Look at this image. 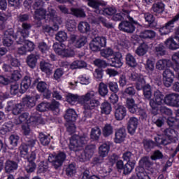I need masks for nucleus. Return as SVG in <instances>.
<instances>
[{
  "label": "nucleus",
  "instance_id": "nucleus-54",
  "mask_svg": "<svg viewBox=\"0 0 179 179\" xmlns=\"http://www.w3.org/2000/svg\"><path fill=\"white\" fill-rule=\"evenodd\" d=\"M93 40L95 41V42L100 46L101 48V47H106L107 44V39L103 36L95 37Z\"/></svg>",
  "mask_w": 179,
  "mask_h": 179
},
{
  "label": "nucleus",
  "instance_id": "nucleus-51",
  "mask_svg": "<svg viewBox=\"0 0 179 179\" xmlns=\"http://www.w3.org/2000/svg\"><path fill=\"white\" fill-rule=\"evenodd\" d=\"M150 159L151 160H162V159H164V155L160 150H157L153 152Z\"/></svg>",
  "mask_w": 179,
  "mask_h": 179
},
{
  "label": "nucleus",
  "instance_id": "nucleus-59",
  "mask_svg": "<svg viewBox=\"0 0 179 179\" xmlns=\"http://www.w3.org/2000/svg\"><path fill=\"white\" fill-rule=\"evenodd\" d=\"M74 122H68L65 123V127L67 129V132L69 134H73L76 131V127L75 126Z\"/></svg>",
  "mask_w": 179,
  "mask_h": 179
},
{
  "label": "nucleus",
  "instance_id": "nucleus-29",
  "mask_svg": "<svg viewBox=\"0 0 179 179\" xmlns=\"http://www.w3.org/2000/svg\"><path fill=\"white\" fill-rule=\"evenodd\" d=\"M148 50H149V46L148 44L143 43H141L135 50V54H136L138 57H143L148 52Z\"/></svg>",
  "mask_w": 179,
  "mask_h": 179
},
{
  "label": "nucleus",
  "instance_id": "nucleus-45",
  "mask_svg": "<svg viewBox=\"0 0 179 179\" xmlns=\"http://www.w3.org/2000/svg\"><path fill=\"white\" fill-rule=\"evenodd\" d=\"M96 150V145L90 144L85 147L84 152L87 154L90 159H92L93 155H94V151Z\"/></svg>",
  "mask_w": 179,
  "mask_h": 179
},
{
  "label": "nucleus",
  "instance_id": "nucleus-55",
  "mask_svg": "<svg viewBox=\"0 0 179 179\" xmlns=\"http://www.w3.org/2000/svg\"><path fill=\"white\" fill-rule=\"evenodd\" d=\"M103 15H107L108 16H113L117 13V9L115 7H107L102 10Z\"/></svg>",
  "mask_w": 179,
  "mask_h": 179
},
{
  "label": "nucleus",
  "instance_id": "nucleus-49",
  "mask_svg": "<svg viewBox=\"0 0 179 179\" xmlns=\"http://www.w3.org/2000/svg\"><path fill=\"white\" fill-rule=\"evenodd\" d=\"M139 167H143L144 169V167L145 168H149L151 166H153V163H152V162H150V160L149 159V157H143L140 162H139Z\"/></svg>",
  "mask_w": 179,
  "mask_h": 179
},
{
  "label": "nucleus",
  "instance_id": "nucleus-26",
  "mask_svg": "<svg viewBox=\"0 0 179 179\" xmlns=\"http://www.w3.org/2000/svg\"><path fill=\"white\" fill-rule=\"evenodd\" d=\"M114 134V127L111 124H106L102 128V135L103 138H108L110 135Z\"/></svg>",
  "mask_w": 179,
  "mask_h": 179
},
{
  "label": "nucleus",
  "instance_id": "nucleus-33",
  "mask_svg": "<svg viewBox=\"0 0 179 179\" xmlns=\"http://www.w3.org/2000/svg\"><path fill=\"white\" fill-rule=\"evenodd\" d=\"M136 173L138 179H150V177L146 171H145V168L142 166H138L136 169Z\"/></svg>",
  "mask_w": 179,
  "mask_h": 179
},
{
  "label": "nucleus",
  "instance_id": "nucleus-34",
  "mask_svg": "<svg viewBox=\"0 0 179 179\" xmlns=\"http://www.w3.org/2000/svg\"><path fill=\"white\" fill-rule=\"evenodd\" d=\"M101 135V129L99 126L95 127L91 129L90 138L92 141H99Z\"/></svg>",
  "mask_w": 179,
  "mask_h": 179
},
{
  "label": "nucleus",
  "instance_id": "nucleus-16",
  "mask_svg": "<svg viewBox=\"0 0 179 179\" xmlns=\"http://www.w3.org/2000/svg\"><path fill=\"white\" fill-rule=\"evenodd\" d=\"M164 44L169 50L175 51L179 48V37L175 36L169 37L167 40L165 41Z\"/></svg>",
  "mask_w": 179,
  "mask_h": 179
},
{
  "label": "nucleus",
  "instance_id": "nucleus-14",
  "mask_svg": "<svg viewBox=\"0 0 179 179\" xmlns=\"http://www.w3.org/2000/svg\"><path fill=\"white\" fill-rule=\"evenodd\" d=\"M139 120L135 117H131L127 122V131L130 135H134L138 128Z\"/></svg>",
  "mask_w": 179,
  "mask_h": 179
},
{
  "label": "nucleus",
  "instance_id": "nucleus-28",
  "mask_svg": "<svg viewBox=\"0 0 179 179\" xmlns=\"http://www.w3.org/2000/svg\"><path fill=\"white\" fill-rule=\"evenodd\" d=\"M29 113L24 112L19 115L17 119H15L14 123L15 125H20V124H26L29 121Z\"/></svg>",
  "mask_w": 179,
  "mask_h": 179
},
{
  "label": "nucleus",
  "instance_id": "nucleus-40",
  "mask_svg": "<svg viewBox=\"0 0 179 179\" xmlns=\"http://www.w3.org/2000/svg\"><path fill=\"white\" fill-rule=\"evenodd\" d=\"M143 145L147 152H150L156 146V143L152 140L145 139L143 141Z\"/></svg>",
  "mask_w": 179,
  "mask_h": 179
},
{
  "label": "nucleus",
  "instance_id": "nucleus-4",
  "mask_svg": "<svg viewBox=\"0 0 179 179\" xmlns=\"http://www.w3.org/2000/svg\"><path fill=\"white\" fill-rule=\"evenodd\" d=\"M31 29V24L27 22H23L22 24V29L16 32V42L17 44H23L24 38L29 37V31Z\"/></svg>",
  "mask_w": 179,
  "mask_h": 179
},
{
  "label": "nucleus",
  "instance_id": "nucleus-61",
  "mask_svg": "<svg viewBox=\"0 0 179 179\" xmlns=\"http://www.w3.org/2000/svg\"><path fill=\"white\" fill-rule=\"evenodd\" d=\"M94 64L98 68H106L108 65L106 61L101 59H96L94 61Z\"/></svg>",
  "mask_w": 179,
  "mask_h": 179
},
{
  "label": "nucleus",
  "instance_id": "nucleus-47",
  "mask_svg": "<svg viewBox=\"0 0 179 179\" xmlns=\"http://www.w3.org/2000/svg\"><path fill=\"white\" fill-rule=\"evenodd\" d=\"M126 63L127 65H129V66H131V68H134L137 65L136 59L130 53H128L126 55Z\"/></svg>",
  "mask_w": 179,
  "mask_h": 179
},
{
  "label": "nucleus",
  "instance_id": "nucleus-20",
  "mask_svg": "<svg viewBox=\"0 0 179 179\" xmlns=\"http://www.w3.org/2000/svg\"><path fill=\"white\" fill-rule=\"evenodd\" d=\"M34 19H35V20H43V19H44L47 22V20H48L47 10L44 8L36 9L34 12Z\"/></svg>",
  "mask_w": 179,
  "mask_h": 179
},
{
  "label": "nucleus",
  "instance_id": "nucleus-35",
  "mask_svg": "<svg viewBox=\"0 0 179 179\" xmlns=\"http://www.w3.org/2000/svg\"><path fill=\"white\" fill-rule=\"evenodd\" d=\"M40 68L42 72H45V73H52V64L45 61L41 62Z\"/></svg>",
  "mask_w": 179,
  "mask_h": 179
},
{
  "label": "nucleus",
  "instance_id": "nucleus-30",
  "mask_svg": "<svg viewBox=\"0 0 179 179\" xmlns=\"http://www.w3.org/2000/svg\"><path fill=\"white\" fill-rule=\"evenodd\" d=\"M78 31L83 34H87L90 31V24L87 22H80L78 26Z\"/></svg>",
  "mask_w": 179,
  "mask_h": 179
},
{
  "label": "nucleus",
  "instance_id": "nucleus-2",
  "mask_svg": "<svg viewBox=\"0 0 179 179\" xmlns=\"http://www.w3.org/2000/svg\"><path fill=\"white\" fill-rule=\"evenodd\" d=\"M89 141V137L86 135L82 136L73 135L70 138L69 149L73 152H78L82 149L83 145H86Z\"/></svg>",
  "mask_w": 179,
  "mask_h": 179
},
{
  "label": "nucleus",
  "instance_id": "nucleus-43",
  "mask_svg": "<svg viewBox=\"0 0 179 179\" xmlns=\"http://www.w3.org/2000/svg\"><path fill=\"white\" fill-rule=\"evenodd\" d=\"M135 169V162H127L123 167V174L128 176Z\"/></svg>",
  "mask_w": 179,
  "mask_h": 179
},
{
  "label": "nucleus",
  "instance_id": "nucleus-22",
  "mask_svg": "<svg viewBox=\"0 0 179 179\" xmlns=\"http://www.w3.org/2000/svg\"><path fill=\"white\" fill-rule=\"evenodd\" d=\"M111 143L107 141L101 145L99 148V155L101 157H106L107 155H108V152H110V146Z\"/></svg>",
  "mask_w": 179,
  "mask_h": 179
},
{
  "label": "nucleus",
  "instance_id": "nucleus-50",
  "mask_svg": "<svg viewBox=\"0 0 179 179\" xmlns=\"http://www.w3.org/2000/svg\"><path fill=\"white\" fill-rule=\"evenodd\" d=\"M59 102L55 100H52L51 103H48V109L50 111H59Z\"/></svg>",
  "mask_w": 179,
  "mask_h": 179
},
{
  "label": "nucleus",
  "instance_id": "nucleus-6",
  "mask_svg": "<svg viewBox=\"0 0 179 179\" xmlns=\"http://www.w3.org/2000/svg\"><path fill=\"white\" fill-rule=\"evenodd\" d=\"M129 79L132 82H136V90H142V89L147 85L143 76L138 73H131L130 76H129Z\"/></svg>",
  "mask_w": 179,
  "mask_h": 179
},
{
  "label": "nucleus",
  "instance_id": "nucleus-41",
  "mask_svg": "<svg viewBox=\"0 0 179 179\" xmlns=\"http://www.w3.org/2000/svg\"><path fill=\"white\" fill-rule=\"evenodd\" d=\"M39 141L43 146H48L51 139L48 135H45L44 133H39Z\"/></svg>",
  "mask_w": 179,
  "mask_h": 179
},
{
  "label": "nucleus",
  "instance_id": "nucleus-52",
  "mask_svg": "<svg viewBox=\"0 0 179 179\" xmlns=\"http://www.w3.org/2000/svg\"><path fill=\"white\" fill-rule=\"evenodd\" d=\"M113 171V168L111 166H104L101 171V174H102V178H106L110 177V173Z\"/></svg>",
  "mask_w": 179,
  "mask_h": 179
},
{
  "label": "nucleus",
  "instance_id": "nucleus-17",
  "mask_svg": "<svg viewBox=\"0 0 179 179\" xmlns=\"http://www.w3.org/2000/svg\"><path fill=\"white\" fill-rule=\"evenodd\" d=\"M122 55L120 52H116L113 57L108 59L110 62V66L114 68H121L122 66Z\"/></svg>",
  "mask_w": 179,
  "mask_h": 179
},
{
  "label": "nucleus",
  "instance_id": "nucleus-21",
  "mask_svg": "<svg viewBox=\"0 0 179 179\" xmlns=\"http://www.w3.org/2000/svg\"><path fill=\"white\" fill-rule=\"evenodd\" d=\"M170 66H171V61L166 59L158 60L155 64V68L158 71H164V69H167Z\"/></svg>",
  "mask_w": 179,
  "mask_h": 179
},
{
  "label": "nucleus",
  "instance_id": "nucleus-3",
  "mask_svg": "<svg viewBox=\"0 0 179 179\" xmlns=\"http://www.w3.org/2000/svg\"><path fill=\"white\" fill-rule=\"evenodd\" d=\"M48 160L49 163H51L52 167L55 168V170H59L65 160H66V154L64 152H59L57 154H50Z\"/></svg>",
  "mask_w": 179,
  "mask_h": 179
},
{
  "label": "nucleus",
  "instance_id": "nucleus-60",
  "mask_svg": "<svg viewBox=\"0 0 179 179\" xmlns=\"http://www.w3.org/2000/svg\"><path fill=\"white\" fill-rule=\"evenodd\" d=\"M19 149L21 157H27V156L29 155V148H27V145H26L24 143L22 144Z\"/></svg>",
  "mask_w": 179,
  "mask_h": 179
},
{
  "label": "nucleus",
  "instance_id": "nucleus-12",
  "mask_svg": "<svg viewBox=\"0 0 179 179\" xmlns=\"http://www.w3.org/2000/svg\"><path fill=\"white\" fill-rule=\"evenodd\" d=\"M19 167V163L16 161L7 159L4 164L5 173L7 174H12L17 170Z\"/></svg>",
  "mask_w": 179,
  "mask_h": 179
},
{
  "label": "nucleus",
  "instance_id": "nucleus-53",
  "mask_svg": "<svg viewBox=\"0 0 179 179\" xmlns=\"http://www.w3.org/2000/svg\"><path fill=\"white\" fill-rule=\"evenodd\" d=\"M155 54L158 57H162V55H166V49L163 44H159L155 47Z\"/></svg>",
  "mask_w": 179,
  "mask_h": 179
},
{
  "label": "nucleus",
  "instance_id": "nucleus-32",
  "mask_svg": "<svg viewBox=\"0 0 179 179\" xmlns=\"http://www.w3.org/2000/svg\"><path fill=\"white\" fill-rule=\"evenodd\" d=\"M88 6L96 9L95 13L100 14L101 13V10H100L99 7L103 5V3L99 0H88Z\"/></svg>",
  "mask_w": 179,
  "mask_h": 179
},
{
  "label": "nucleus",
  "instance_id": "nucleus-18",
  "mask_svg": "<svg viewBox=\"0 0 179 179\" xmlns=\"http://www.w3.org/2000/svg\"><path fill=\"white\" fill-rule=\"evenodd\" d=\"M125 138H127V131L125 128L121 127L115 131V143H122L124 141H125Z\"/></svg>",
  "mask_w": 179,
  "mask_h": 179
},
{
  "label": "nucleus",
  "instance_id": "nucleus-57",
  "mask_svg": "<svg viewBox=\"0 0 179 179\" xmlns=\"http://www.w3.org/2000/svg\"><path fill=\"white\" fill-rule=\"evenodd\" d=\"M107 85L108 86L110 92H113V93H118V92H120V88L118 87V84L117 82L110 81L108 83Z\"/></svg>",
  "mask_w": 179,
  "mask_h": 179
},
{
  "label": "nucleus",
  "instance_id": "nucleus-23",
  "mask_svg": "<svg viewBox=\"0 0 179 179\" xmlns=\"http://www.w3.org/2000/svg\"><path fill=\"white\" fill-rule=\"evenodd\" d=\"M66 122H75L78 118V115L73 109H68L64 115Z\"/></svg>",
  "mask_w": 179,
  "mask_h": 179
},
{
  "label": "nucleus",
  "instance_id": "nucleus-63",
  "mask_svg": "<svg viewBox=\"0 0 179 179\" xmlns=\"http://www.w3.org/2000/svg\"><path fill=\"white\" fill-rule=\"evenodd\" d=\"M114 54V52L112 50L111 48H107L101 52V55L103 58H106V59H108L109 57H111Z\"/></svg>",
  "mask_w": 179,
  "mask_h": 179
},
{
  "label": "nucleus",
  "instance_id": "nucleus-42",
  "mask_svg": "<svg viewBox=\"0 0 179 179\" xmlns=\"http://www.w3.org/2000/svg\"><path fill=\"white\" fill-rule=\"evenodd\" d=\"M122 159L127 163L135 162V155L130 151H126L122 154Z\"/></svg>",
  "mask_w": 179,
  "mask_h": 179
},
{
  "label": "nucleus",
  "instance_id": "nucleus-11",
  "mask_svg": "<svg viewBox=\"0 0 179 179\" xmlns=\"http://www.w3.org/2000/svg\"><path fill=\"white\" fill-rule=\"evenodd\" d=\"M164 103L172 107H179V94L174 93L166 94Z\"/></svg>",
  "mask_w": 179,
  "mask_h": 179
},
{
  "label": "nucleus",
  "instance_id": "nucleus-37",
  "mask_svg": "<svg viewBox=\"0 0 179 179\" xmlns=\"http://www.w3.org/2000/svg\"><path fill=\"white\" fill-rule=\"evenodd\" d=\"M87 64L83 60H76L71 63L70 65L71 69H81L82 68H86Z\"/></svg>",
  "mask_w": 179,
  "mask_h": 179
},
{
  "label": "nucleus",
  "instance_id": "nucleus-58",
  "mask_svg": "<svg viewBox=\"0 0 179 179\" xmlns=\"http://www.w3.org/2000/svg\"><path fill=\"white\" fill-rule=\"evenodd\" d=\"M10 93L13 96L19 93V84L17 83L14 82L10 84Z\"/></svg>",
  "mask_w": 179,
  "mask_h": 179
},
{
  "label": "nucleus",
  "instance_id": "nucleus-44",
  "mask_svg": "<svg viewBox=\"0 0 179 179\" xmlns=\"http://www.w3.org/2000/svg\"><path fill=\"white\" fill-rule=\"evenodd\" d=\"M66 174L69 177H72L76 174V164H70L66 169Z\"/></svg>",
  "mask_w": 179,
  "mask_h": 179
},
{
  "label": "nucleus",
  "instance_id": "nucleus-25",
  "mask_svg": "<svg viewBox=\"0 0 179 179\" xmlns=\"http://www.w3.org/2000/svg\"><path fill=\"white\" fill-rule=\"evenodd\" d=\"M126 106L131 114H135L138 111V106L135 103V100L132 98H127L126 99Z\"/></svg>",
  "mask_w": 179,
  "mask_h": 179
},
{
  "label": "nucleus",
  "instance_id": "nucleus-31",
  "mask_svg": "<svg viewBox=\"0 0 179 179\" xmlns=\"http://www.w3.org/2000/svg\"><path fill=\"white\" fill-rule=\"evenodd\" d=\"M98 93L101 97H106L108 94V85L106 83L101 82L98 86Z\"/></svg>",
  "mask_w": 179,
  "mask_h": 179
},
{
  "label": "nucleus",
  "instance_id": "nucleus-64",
  "mask_svg": "<svg viewBox=\"0 0 179 179\" xmlns=\"http://www.w3.org/2000/svg\"><path fill=\"white\" fill-rule=\"evenodd\" d=\"M22 43H24V47H25V49L28 52L29 51H33V50H34V43H33V42L27 41L26 38H24V41Z\"/></svg>",
  "mask_w": 179,
  "mask_h": 179
},
{
  "label": "nucleus",
  "instance_id": "nucleus-48",
  "mask_svg": "<svg viewBox=\"0 0 179 179\" xmlns=\"http://www.w3.org/2000/svg\"><path fill=\"white\" fill-rule=\"evenodd\" d=\"M86 43H87V38L85 36H80L76 40V48H82L86 45Z\"/></svg>",
  "mask_w": 179,
  "mask_h": 179
},
{
  "label": "nucleus",
  "instance_id": "nucleus-8",
  "mask_svg": "<svg viewBox=\"0 0 179 179\" xmlns=\"http://www.w3.org/2000/svg\"><path fill=\"white\" fill-rule=\"evenodd\" d=\"M138 23L136 21H122L119 24V29L124 33H134L135 31V25Z\"/></svg>",
  "mask_w": 179,
  "mask_h": 179
},
{
  "label": "nucleus",
  "instance_id": "nucleus-27",
  "mask_svg": "<svg viewBox=\"0 0 179 179\" xmlns=\"http://www.w3.org/2000/svg\"><path fill=\"white\" fill-rule=\"evenodd\" d=\"M113 111V107L111 103L107 101H104L101 104V114H105V115H110Z\"/></svg>",
  "mask_w": 179,
  "mask_h": 179
},
{
  "label": "nucleus",
  "instance_id": "nucleus-9",
  "mask_svg": "<svg viewBox=\"0 0 179 179\" xmlns=\"http://www.w3.org/2000/svg\"><path fill=\"white\" fill-rule=\"evenodd\" d=\"M115 117L117 121H122L127 117V108L121 103H116L114 106Z\"/></svg>",
  "mask_w": 179,
  "mask_h": 179
},
{
  "label": "nucleus",
  "instance_id": "nucleus-39",
  "mask_svg": "<svg viewBox=\"0 0 179 179\" xmlns=\"http://www.w3.org/2000/svg\"><path fill=\"white\" fill-rule=\"evenodd\" d=\"M156 33L153 30H145L140 33L141 38H155Z\"/></svg>",
  "mask_w": 179,
  "mask_h": 179
},
{
  "label": "nucleus",
  "instance_id": "nucleus-10",
  "mask_svg": "<svg viewBox=\"0 0 179 179\" xmlns=\"http://www.w3.org/2000/svg\"><path fill=\"white\" fill-rule=\"evenodd\" d=\"M47 17L48 20H51L55 24H62V17L54 8H48Z\"/></svg>",
  "mask_w": 179,
  "mask_h": 179
},
{
  "label": "nucleus",
  "instance_id": "nucleus-7",
  "mask_svg": "<svg viewBox=\"0 0 179 179\" xmlns=\"http://www.w3.org/2000/svg\"><path fill=\"white\" fill-rule=\"evenodd\" d=\"M53 50L57 55L62 57H73V52L66 50L65 44L56 43L53 44Z\"/></svg>",
  "mask_w": 179,
  "mask_h": 179
},
{
  "label": "nucleus",
  "instance_id": "nucleus-1",
  "mask_svg": "<svg viewBox=\"0 0 179 179\" xmlns=\"http://www.w3.org/2000/svg\"><path fill=\"white\" fill-rule=\"evenodd\" d=\"M97 92L90 90L85 94L78 96L73 94H68L66 97V101L70 104H73L76 101H78L80 104L83 106L84 117L83 121H86V118H92V111L96 110L100 106V101L97 98Z\"/></svg>",
  "mask_w": 179,
  "mask_h": 179
},
{
  "label": "nucleus",
  "instance_id": "nucleus-15",
  "mask_svg": "<svg viewBox=\"0 0 179 179\" xmlns=\"http://www.w3.org/2000/svg\"><path fill=\"white\" fill-rule=\"evenodd\" d=\"M125 17H127L129 21L134 22V18L129 16V10H122V13L113 14L112 20H114V22H122Z\"/></svg>",
  "mask_w": 179,
  "mask_h": 179
},
{
  "label": "nucleus",
  "instance_id": "nucleus-36",
  "mask_svg": "<svg viewBox=\"0 0 179 179\" xmlns=\"http://www.w3.org/2000/svg\"><path fill=\"white\" fill-rule=\"evenodd\" d=\"M22 104L24 106H27L28 108H32V107H34L36 106V99L34 96H27L25 98L22 99Z\"/></svg>",
  "mask_w": 179,
  "mask_h": 179
},
{
  "label": "nucleus",
  "instance_id": "nucleus-56",
  "mask_svg": "<svg viewBox=\"0 0 179 179\" xmlns=\"http://www.w3.org/2000/svg\"><path fill=\"white\" fill-rule=\"evenodd\" d=\"M55 38L57 41H59L60 43L62 41H66V38H68V35H66V32L61 31L56 34Z\"/></svg>",
  "mask_w": 179,
  "mask_h": 179
},
{
  "label": "nucleus",
  "instance_id": "nucleus-5",
  "mask_svg": "<svg viewBox=\"0 0 179 179\" xmlns=\"http://www.w3.org/2000/svg\"><path fill=\"white\" fill-rule=\"evenodd\" d=\"M164 95L163 92L159 90H156L154 92V98L150 99V106L152 110H156L157 106H162L163 101L164 102Z\"/></svg>",
  "mask_w": 179,
  "mask_h": 179
},
{
  "label": "nucleus",
  "instance_id": "nucleus-62",
  "mask_svg": "<svg viewBox=\"0 0 179 179\" xmlns=\"http://www.w3.org/2000/svg\"><path fill=\"white\" fill-rule=\"evenodd\" d=\"M37 167V165L35 162H28L27 165L25 166V170L27 173H33L34 170H36V168Z\"/></svg>",
  "mask_w": 179,
  "mask_h": 179
},
{
  "label": "nucleus",
  "instance_id": "nucleus-13",
  "mask_svg": "<svg viewBox=\"0 0 179 179\" xmlns=\"http://www.w3.org/2000/svg\"><path fill=\"white\" fill-rule=\"evenodd\" d=\"M164 10H166V4L163 1H155L150 8L151 13H153L155 16L162 15Z\"/></svg>",
  "mask_w": 179,
  "mask_h": 179
},
{
  "label": "nucleus",
  "instance_id": "nucleus-24",
  "mask_svg": "<svg viewBox=\"0 0 179 179\" xmlns=\"http://www.w3.org/2000/svg\"><path fill=\"white\" fill-rule=\"evenodd\" d=\"M144 18L145 22H148L150 27L153 29L157 27V22H156V18L153 14L150 13H144Z\"/></svg>",
  "mask_w": 179,
  "mask_h": 179
},
{
  "label": "nucleus",
  "instance_id": "nucleus-38",
  "mask_svg": "<svg viewBox=\"0 0 179 179\" xmlns=\"http://www.w3.org/2000/svg\"><path fill=\"white\" fill-rule=\"evenodd\" d=\"M13 129V124L12 122L5 123L0 127V134L6 135L8 132H10Z\"/></svg>",
  "mask_w": 179,
  "mask_h": 179
},
{
  "label": "nucleus",
  "instance_id": "nucleus-19",
  "mask_svg": "<svg viewBox=\"0 0 179 179\" xmlns=\"http://www.w3.org/2000/svg\"><path fill=\"white\" fill-rule=\"evenodd\" d=\"M40 58V55L37 54H31L27 57L26 63L31 69H34L36 68V65H37V61Z\"/></svg>",
  "mask_w": 179,
  "mask_h": 179
},
{
  "label": "nucleus",
  "instance_id": "nucleus-46",
  "mask_svg": "<svg viewBox=\"0 0 179 179\" xmlns=\"http://www.w3.org/2000/svg\"><path fill=\"white\" fill-rule=\"evenodd\" d=\"M24 110V105L23 103H17L13 106L12 113L13 115H19Z\"/></svg>",
  "mask_w": 179,
  "mask_h": 179
}]
</instances>
